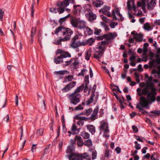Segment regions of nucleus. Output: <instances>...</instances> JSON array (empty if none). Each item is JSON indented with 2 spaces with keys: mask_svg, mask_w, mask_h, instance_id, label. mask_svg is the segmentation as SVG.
Returning <instances> with one entry per match:
<instances>
[{
  "mask_svg": "<svg viewBox=\"0 0 160 160\" xmlns=\"http://www.w3.org/2000/svg\"><path fill=\"white\" fill-rule=\"evenodd\" d=\"M75 147L73 145H71L68 147L66 152L70 153L68 157L70 160H83L84 159L91 160L90 156L87 153L76 154L72 153L75 149Z\"/></svg>",
  "mask_w": 160,
  "mask_h": 160,
  "instance_id": "1",
  "label": "nucleus"
},
{
  "mask_svg": "<svg viewBox=\"0 0 160 160\" xmlns=\"http://www.w3.org/2000/svg\"><path fill=\"white\" fill-rule=\"evenodd\" d=\"M70 0H63L62 1H58L57 2V5L59 7L56 9L54 8H51L50 11L52 12L56 13L58 12L59 14L63 13L65 8L69 5Z\"/></svg>",
  "mask_w": 160,
  "mask_h": 160,
  "instance_id": "2",
  "label": "nucleus"
},
{
  "mask_svg": "<svg viewBox=\"0 0 160 160\" xmlns=\"http://www.w3.org/2000/svg\"><path fill=\"white\" fill-rule=\"evenodd\" d=\"M54 32V33L53 32L52 33V34H55L58 35V33L61 32L62 33L63 35H66V36H69L70 37L73 33V31L70 29L66 28L62 26L58 27Z\"/></svg>",
  "mask_w": 160,
  "mask_h": 160,
  "instance_id": "3",
  "label": "nucleus"
},
{
  "mask_svg": "<svg viewBox=\"0 0 160 160\" xmlns=\"http://www.w3.org/2000/svg\"><path fill=\"white\" fill-rule=\"evenodd\" d=\"M148 104V101L146 99L145 97L142 96L140 98V102L138 105L136 106V108L139 110V112H141L143 114L147 115L148 114L147 111L144 110L141 106L143 107H146Z\"/></svg>",
  "mask_w": 160,
  "mask_h": 160,
  "instance_id": "4",
  "label": "nucleus"
},
{
  "mask_svg": "<svg viewBox=\"0 0 160 160\" xmlns=\"http://www.w3.org/2000/svg\"><path fill=\"white\" fill-rule=\"evenodd\" d=\"M81 97L80 94H76L73 92L70 94L68 96L70 103L74 105H77L80 102Z\"/></svg>",
  "mask_w": 160,
  "mask_h": 160,
  "instance_id": "5",
  "label": "nucleus"
},
{
  "mask_svg": "<svg viewBox=\"0 0 160 160\" xmlns=\"http://www.w3.org/2000/svg\"><path fill=\"white\" fill-rule=\"evenodd\" d=\"M149 92L148 90L145 88L142 89V93H138V95L140 96L142 94L144 95H147L149 101L151 102H154L156 100V95H154L152 94H150V95L148 96V94Z\"/></svg>",
  "mask_w": 160,
  "mask_h": 160,
  "instance_id": "6",
  "label": "nucleus"
},
{
  "mask_svg": "<svg viewBox=\"0 0 160 160\" xmlns=\"http://www.w3.org/2000/svg\"><path fill=\"white\" fill-rule=\"evenodd\" d=\"M145 88L148 90L150 89L151 90V92L148 93V95H150V94H152L156 96L157 95L156 92L157 89L154 87V83L152 82H147L146 83Z\"/></svg>",
  "mask_w": 160,
  "mask_h": 160,
  "instance_id": "7",
  "label": "nucleus"
},
{
  "mask_svg": "<svg viewBox=\"0 0 160 160\" xmlns=\"http://www.w3.org/2000/svg\"><path fill=\"white\" fill-rule=\"evenodd\" d=\"M99 129L100 130L104 131L105 133L109 132L108 127L107 123L105 121L102 120L101 122Z\"/></svg>",
  "mask_w": 160,
  "mask_h": 160,
  "instance_id": "8",
  "label": "nucleus"
},
{
  "mask_svg": "<svg viewBox=\"0 0 160 160\" xmlns=\"http://www.w3.org/2000/svg\"><path fill=\"white\" fill-rule=\"evenodd\" d=\"M76 82L72 81L62 89L63 92H68L70 90L76 85Z\"/></svg>",
  "mask_w": 160,
  "mask_h": 160,
  "instance_id": "9",
  "label": "nucleus"
},
{
  "mask_svg": "<svg viewBox=\"0 0 160 160\" xmlns=\"http://www.w3.org/2000/svg\"><path fill=\"white\" fill-rule=\"evenodd\" d=\"M117 36V35L115 32L112 33L110 32L108 34H104L103 35V37L104 38L106 39L107 41L110 42L112 39L115 38Z\"/></svg>",
  "mask_w": 160,
  "mask_h": 160,
  "instance_id": "10",
  "label": "nucleus"
},
{
  "mask_svg": "<svg viewBox=\"0 0 160 160\" xmlns=\"http://www.w3.org/2000/svg\"><path fill=\"white\" fill-rule=\"evenodd\" d=\"M83 44L82 41V42L80 41H78V42L75 41H71L70 46L72 48L75 49L79 46H83Z\"/></svg>",
  "mask_w": 160,
  "mask_h": 160,
  "instance_id": "11",
  "label": "nucleus"
},
{
  "mask_svg": "<svg viewBox=\"0 0 160 160\" xmlns=\"http://www.w3.org/2000/svg\"><path fill=\"white\" fill-rule=\"evenodd\" d=\"M82 8L79 5H74L73 8V14L75 15L79 14L81 11Z\"/></svg>",
  "mask_w": 160,
  "mask_h": 160,
  "instance_id": "12",
  "label": "nucleus"
},
{
  "mask_svg": "<svg viewBox=\"0 0 160 160\" xmlns=\"http://www.w3.org/2000/svg\"><path fill=\"white\" fill-rule=\"evenodd\" d=\"M95 39L92 38H90L86 41H82L83 44V46H86L88 45L89 46H91L92 45V44L95 42Z\"/></svg>",
  "mask_w": 160,
  "mask_h": 160,
  "instance_id": "13",
  "label": "nucleus"
},
{
  "mask_svg": "<svg viewBox=\"0 0 160 160\" xmlns=\"http://www.w3.org/2000/svg\"><path fill=\"white\" fill-rule=\"evenodd\" d=\"M70 39V37L69 36H66L64 38L58 39L57 40L53 42V43L56 45H59L61 44L62 41L64 42L68 40H69Z\"/></svg>",
  "mask_w": 160,
  "mask_h": 160,
  "instance_id": "14",
  "label": "nucleus"
},
{
  "mask_svg": "<svg viewBox=\"0 0 160 160\" xmlns=\"http://www.w3.org/2000/svg\"><path fill=\"white\" fill-rule=\"evenodd\" d=\"M156 63L157 64H160V58L156 59H153L152 60L150 61L149 63V66L150 67H155L156 65L154 64Z\"/></svg>",
  "mask_w": 160,
  "mask_h": 160,
  "instance_id": "15",
  "label": "nucleus"
},
{
  "mask_svg": "<svg viewBox=\"0 0 160 160\" xmlns=\"http://www.w3.org/2000/svg\"><path fill=\"white\" fill-rule=\"evenodd\" d=\"M86 16L88 17V20L90 21H92L95 20L97 18L96 15L94 14L92 12L86 13Z\"/></svg>",
  "mask_w": 160,
  "mask_h": 160,
  "instance_id": "16",
  "label": "nucleus"
},
{
  "mask_svg": "<svg viewBox=\"0 0 160 160\" xmlns=\"http://www.w3.org/2000/svg\"><path fill=\"white\" fill-rule=\"evenodd\" d=\"M86 27V22L85 21L79 20L78 27L77 28L80 29H83L85 28Z\"/></svg>",
  "mask_w": 160,
  "mask_h": 160,
  "instance_id": "17",
  "label": "nucleus"
},
{
  "mask_svg": "<svg viewBox=\"0 0 160 160\" xmlns=\"http://www.w3.org/2000/svg\"><path fill=\"white\" fill-rule=\"evenodd\" d=\"M86 127L89 132L91 133L92 134H94L96 132L95 127L92 125L88 124L86 125Z\"/></svg>",
  "mask_w": 160,
  "mask_h": 160,
  "instance_id": "18",
  "label": "nucleus"
},
{
  "mask_svg": "<svg viewBox=\"0 0 160 160\" xmlns=\"http://www.w3.org/2000/svg\"><path fill=\"white\" fill-rule=\"evenodd\" d=\"M156 0H151L150 4L148 3L147 4L148 9L149 10H152L153 9V7H154L156 4Z\"/></svg>",
  "mask_w": 160,
  "mask_h": 160,
  "instance_id": "19",
  "label": "nucleus"
},
{
  "mask_svg": "<svg viewBox=\"0 0 160 160\" xmlns=\"http://www.w3.org/2000/svg\"><path fill=\"white\" fill-rule=\"evenodd\" d=\"M82 138L78 136H76L75 137V140L77 141V145L78 146L82 147L84 144L83 142L82 141Z\"/></svg>",
  "mask_w": 160,
  "mask_h": 160,
  "instance_id": "20",
  "label": "nucleus"
},
{
  "mask_svg": "<svg viewBox=\"0 0 160 160\" xmlns=\"http://www.w3.org/2000/svg\"><path fill=\"white\" fill-rule=\"evenodd\" d=\"M71 57V55L68 52L64 51L62 55H61L60 56H58V58L59 59L61 58H62V59L63 58L67 57L70 58Z\"/></svg>",
  "mask_w": 160,
  "mask_h": 160,
  "instance_id": "21",
  "label": "nucleus"
},
{
  "mask_svg": "<svg viewBox=\"0 0 160 160\" xmlns=\"http://www.w3.org/2000/svg\"><path fill=\"white\" fill-rule=\"evenodd\" d=\"M137 41H138L141 42L142 40V34H138L136 33L135 36L133 37Z\"/></svg>",
  "mask_w": 160,
  "mask_h": 160,
  "instance_id": "22",
  "label": "nucleus"
},
{
  "mask_svg": "<svg viewBox=\"0 0 160 160\" xmlns=\"http://www.w3.org/2000/svg\"><path fill=\"white\" fill-rule=\"evenodd\" d=\"M103 53V50L97 52L93 54V58L96 59H98L101 57Z\"/></svg>",
  "mask_w": 160,
  "mask_h": 160,
  "instance_id": "23",
  "label": "nucleus"
},
{
  "mask_svg": "<svg viewBox=\"0 0 160 160\" xmlns=\"http://www.w3.org/2000/svg\"><path fill=\"white\" fill-rule=\"evenodd\" d=\"M84 87V84H82L80 86L78 87L77 89L75 90L73 93L76 94H80L78 93L82 91Z\"/></svg>",
  "mask_w": 160,
  "mask_h": 160,
  "instance_id": "24",
  "label": "nucleus"
},
{
  "mask_svg": "<svg viewBox=\"0 0 160 160\" xmlns=\"http://www.w3.org/2000/svg\"><path fill=\"white\" fill-rule=\"evenodd\" d=\"M79 20L76 18H72L71 20L72 25L74 28H77L78 27Z\"/></svg>",
  "mask_w": 160,
  "mask_h": 160,
  "instance_id": "25",
  "label": "nucleus"
},
{
  "mask_svg": "<svg viewBox=\"0 0 160 160\" xmlns=\"http://www.w3.org/2000/svg\"><path fill=\"white\" fill-rule=\"evenodd\" d=\"M86 31L85 33L86 35H90L93 34V31L88 27H86L85 28Z\"/></svg>",
  "mask_w": 160,
  "mask_h": 160,
  "instance_id": "26",
  "label": "nucleus"
},
{
  "mask_svg": "<svg viewBox=\"0 0 160 160\" xmlns=\"http://www.w3.org/2000/svg\"><path fill=\"white\" fill-rule=\"evenodd\" d=\"M124 99L122 97V99H119V100L118 101L119 102L120 104V108L122 109H123L125 108V106L124 105H126L127 104L126 103L124 102Z\"/></svg>",
  "mask_w": 160,
  "mask_h": 160,
  "instance_id": "27",
  "label": "nucleus"
},
{
  "mask_svg": "<svg viewBox=\"0 0 160 160\" xmlns=\"http://www.w3.org/2000/svg\"><path fill=\"white\" fill-rule=\"evenodd\" d=\"M81 136L84 139H88L89 138L90 135L88 132L83 131L81 132Z\"/></svg>",
  "mask_w": 160,
  "mask_h": 160,
  "instance_id": "28",
  "label": "nucleus"
},
{
  "mask_svg": "<svg viewBox=\"0 0 160 160\" xmlns=\"http://www.w3.org/2000/svg\"><path fill=\"white\" fill-rule=\"evenodd\" d=\"M54 73L57 75H63L65 74H68L69 73V72L67 70H62L55 72Z\"/></svg>",
  "mask_w": 160,
  "mask_h": 160,
  "instance_id": "29",
  "label": "nucleus"
},
{
  "mask_svg": "<svg viewBox=\"0 0 160 160\" xmlns=\"http://www.w3.org/2000/svg\"><path fill=\"white\" fill-rule=\"evenodd\" d=\"M51 146V144H49L46 146L43 153V155L45 154L48 153L49 152L50 147Z\"/></svg>",
  "mask_w": 160,
  "mask_h": 160,
  "instance_id": "30",
  "label": "nucleus"
},
{
  "mask_svg": "<svg viewBox=\"0 0 160 160\" xmlns=\"http://www.w3.org/2000/svg\"><path fill=\"white\" fill-rule=\"evenodd\" d=\"M84 145L88 147H90L92 146V142L91 139H88L86 140L84 143Z\"/></svg>",
  "mask_w": 160,
  "mask_h": 160,
  "instance_id": "31",
  "label": "nucleus"
},
{
  "mask_svg": "<svg viewBox=\"0 0 160 160\" xmlns=\"http://www.w3.org/2000/svg\"><path fill=\"white\" fill-rule=\"evenodd\" d=\"M115 12V13H116L117 15L119 17H120V19L121 21H122L124 20V18L122 17V15L120 13L119 10L118 8H117L116 10H114Z\"/></svg>",
  "mask_w": 160,
  "mask_h": 160,
  "instance_id": "32",
  "label": "nucleus"
},
{
  "mask_svg": "<svg viewBox=\"0 0 160 160\" xmlns=\"http://www.w3.org/2000/svg\"><path fill=\"white\" fill-rule=\"evenodd\" d=\"M91 56V52L90 51H88L85 54V59L87 60H88L90 58Z\"/></svg>",
  "mask_w": 160,
  "mask_h": 160,
  "instance_id": "33",
  "label": "nucleus"
},
{
  "mask_svg": "<svg viewBox=\"0 0 160 160\" xmlns=\"http://www.w3.org/2000/svg\"><path fill=\"white\" fill-rule=\"evenodd\" d=\"M54 62L57 64H58L63 62V60L62 58L59 59L58 58V57L56 58H54Z\"/></svg>",
  "mask_w": 160,
  "mask_h": 160,
  "instance_id": "34",
  "label": "nucleus"
},
{
  "mask_svg": "<svg viewBox=\"0 0 160 160\" xmlns=\"http://www.w3.org/2000/svg\"><path fill=\"white\" fill-rule=\"evenodd\" d=\"M99 111V107L98 106H97L94 109L92 114L95 115L96 116H98V114Z\"/></svg>",
  "mask_w": 160,
  "mask_h": 160,
  "instance_id": "35",
  "label": "nucleus"
},
{
  "mask_svg": "<svg viewBox=\"0 0 160 160\" xmlns=\"http://www.w3.org/2000/svg\"><path fill=\"white\" fill-rule=\"evenodd\" d=\"M37 30V28L36 27H33L32 28L31 31V34L30 36L32 37H34L35 35Z\"/></svg>",
  "mask_w": 160,
  "mask_h": 160,
  "instance_id": "36",
  "label": "nucleus"
},
{
  "mask_svg": "<svg viewBox=\"0 0 160 160\" xmlns=\"http://www.w3.org/2000/svg\"><path fill=\"white\" fill-rule=\"evenodd\" d=\"M35 3V1L34 0H33V2L32 4V7L31 8V16L32 17H33L34 16V12L35 11L34 9V4Z\"/></svg>",
  "mask_w": 160,
  "mask_h": 160,
  "instance_id": "37",
  "label": "nucleus"
},
{
  "mask_svg": "<svg viewBox=\"0 0 160 160\" xmlns=\"http://www.w3.org/2000/svg\"><path fill=\"white\" fill-rule=\"evenodd\" d=\"M77 127L75 125V124H73L72 125V127L71 128V130L72 132V134H75V132L77 130Z\"/></svg>",
  "mask_w": 160,
  "mask_h": 160,
  "instance_id": "38",
  "label": "nucleus"
},
{
  "mask_svg": "<svg viewBox=\"0 0 160 160\" xmlns=\"http://www.w3.org/2000/svg\"><path fill=\"white\" fill-rule=\"evenodd\" d=\"M103 2L102 1H97L95 3V6L96 7H99L102 5Z\"/></svg>",
  "mask_w": 160,
  "mask_h": 160,
  "instance_id": "39",
  "label": "nucleus"
},
{
  "mask_svg": "<svg viewBox=\"0 0 160 160\" xmlns=\"http://www.w3.org/2000/svg\"><path fill=\"white\" fill-rule=\"evenodd\" d=\"M92 111V108H89L88 109H86L85 110L86 114L87 116L90 115Z\"/></svg>",
  "mask_w": 160,
  "mask_h": 160,
  "instance_id": "40",
  "label": "nucleus"
},
{
  "mask_svg": "<svg viewBox=\"0 0 160 160\" xmlns=\"http://www.w3.org/2000/svg\"><path fill=\"white\" fill-rule=\"evenodd\" d=\"M4 12L2 9H0V20L2 21L3 20V16H4Z\"/></svg>",
  "mask_w": 160,
  "mask_h": 160,
  "instance_id": "41",
  "label": "nucleus"
},
{
  "mask_svg": "<svg viewBox=\"0 0 160 160\" xmlns=\"http://www.w3.org/2000/svg\"><path fill=\"white\" fill-rule=\"evenodd\" d=\"M110 8L108 6H105L102 8L100 11H101L103 13L108 12Z\"/></svg>",
  "mask_w": 160,
  "mask_h": 160,
  "instance_id": "42",
  "label": "nucleus"
},
{
  "mask_svg": "<svg viewBox=\"0 0 160 160\" xmlns=\"http://www.w3.org/2000/svg\"><path fill=\"white\" fill-rule=\"evenodd\" d=\"M98 116H96L93 114H91L90 117L89 118V119L92 121H94L96 119L98 118Z\"/></svg>",
  "mask_w": 160,
  "mask_h": 160,
  "instance_id": "43",
  "label": "nucleus"
},
{
  "mask_svg": "<svg viewBox=\"0 0 160 160\" xmlns=\"http://www.w3.org/2000/svg\"><path fill=\"white\" fill-rule=\"evenodd\" d=\"M143 28L145 30H148L150 29L151 28V27L148 23H147L144 24L143 26Z\"/></svg>",
  "mask_w": 160,
  "mask_h": 160,
  "instance_id": "44",
  "label": "nucleus"
},
{
  "mask_svg": "<svg viewBox=\"0 0 160 160\" xmlns=\"http://www.w3.org/2000/svg\"><path fill=\"white\" fill-rule=\"evenodd\" d=\"M44 129L42 128H40L37 131V134L38 135L41 136L42 135L43 133Z\"/></svg>",
  "mask_w": 160,
  "mask_h": 160,
  "instance_id": "45",
  "label": "nucleus"
},
{
  "mask_svg": "<svg viewBox=\"0 0 160 160\" xmlns=\"http://www.w3.org/2000/svg\"><path fill=\"white\" fill-rule=\"evenodd\" d=\"M83 109V107L82 106V105L79 104L75 108L74 110L75 111H78L82 110Z\"/></svg>",
  "mask_w": 160,
  "mask_h": 160,
  "instance_id": "46",
  "label": "nucleus"
},
{
  "mask_svg": "<svg viewBox=\"0 0 160 160\" xmlns=\"http://www.w3.org/2000/svg\"><path fill=\"white\" fill-rule=\"evenodd\" d=\"M98 48L99 49V51H103V52H104V49L105 48V47L101 44L99 45L98 46Z\"/></svg>",
  "mask_w": 160,
  "mask_h": 160,
  "instance_id": "47",
  "label": "nucleus"
},
{
  "mask_svg": "<svg viewBox=\"0 0 160 160\" xmlns=\"http://www.w3.org/2000/svg\"><path fill=\"white\" fill-rule=\"evenodd\" d=\"M101 30L100 29H98L97 28H95L94 34L96 35H99L101 32Z\"/></svg>",
  "mask_w": 160,
  "mask_h": 160,
  "instance_id": "48",
  "label": "nucleus"
},
{
  "mask_svg": "<svg viewBox=\"0 0 160 160\" xmlns=\"http://www.w3.org/2000/svg\"><path fill=\"white\" fill-rule=\"evenodd\" d=\"M102 25L104 28V29L105 31H108L109 30V28L108 25L105 23L104 22H101Z\"/></svg>",
  "mask_w": 160,
  "mask_h": 160,
  "instance_id": "49",
  "label": "nucleus"
},
{
  "mask_svg": "<svg viewBox=\"0 0 160 160\" xmlns=\"http://www.w3.org/2000/svg\"><path fill=\"white\" fill-rule=\"evenodd\" d=\"M87 71V70L85 69H83L79 73L78 76H84V73H86V72Z\"/></svg>",
  "mask_w": 160,
  "mask_h": 160,
  "instance_id": "50",
  "label": "nucleus"
},
{
  "mask_svg": "<svg viewBox=\"0 0 160 160\" xmlns=\"http://www.w3.org/2000/svg\"><path fill=\"white\" fill-rule=\"evenodd\" d=\"M109 150L108 148H106L104 153V157L106 158L109 156Z\"/></svg>",
  "mask_w": 160,
  "mask_h": 160,
  "instance_id": "51",
  "label": "nucleus"
},
{
  "mask_svg": "<svg viewBox=\"0 0 160 160\" xmlns=\"http://www.w3.org/2000/svg\"><path fill=\"white\" fill-rule=\"evenodd\" d=\"M84 81L85 83V84L88 85L89 83V75H88L86 76L84 78Z\"/></svg>",
  "mask_w": 160,
  "mask_h": 160,
  "instance_id": "52",
  "label": "nucleus"
},
{
  "mask_svg": "<svg viewBox=\"0 0 160 160\" xmlns=\"http://www.w3.org/2000/svg\"><path fill=\"white\" fill-rule=\"evenodd\" d=\"M64 51L62 49H58L57 50L56 53L57 55L59 54H61V55H62Z\"/></svg>",
  "mask_w": 160,
  "mask_h": 160,
  "instance_id": "53",
  "label": "nucleus"
},
{
  "mask_svg": "<svg viewBox=\"0 0 160 160\" xmlns=\"http://www.w3.org/2000/svg\"><path fill=\"white\" fill-rule=\"evenodd\" d=\"M151 113H154L157 115H160V111L159 110H155L154 111H152L150 112Z\"/></svg>",
  "mask_w": 160,
  "mask_h": 160,
  "instance_id": "54",
  "label": "nucleus"
},
{
  "mask_svg": "<svg viewBox=\"0 0 160 160\" xmlns=\"http://www.w3.org/2000/svg\"><path fill=\"white\" fill-rule=\"evenodd\" d=\"M97 152L96 151H93L92 152V159H95L96 157H97Z\"/></svg>",
  "mask_w": 160,
  "mask_h": 160,
  "instance_id": "55",
  "label": "nucleus"
},
{
  "mask_svg": "<svg viewBox=\"0 0 160 160\" xmlns=\"http://www.w3.org/2000/svg\"><path fill=\"white\" fill-rule=\"evenodd\" d=\"M73 78V77L72 75H68L66 78V79H67L69 81H71Z\"/></svg>",
  "mask_w": 160,
  "mask_h": 160,
  "instance_id": "56",
  "label": "nucleus"
},
{
  "mask_svg": "<svg viewBox=\"0 0 160 160\" xmlns=\"http://www.w3.org/2000/svg\"><path fill=\"white\" fill-rule=\"evenodd\" d=\"M132 129H133V131L135 133H137L138 132V129L137 127L135 125H133L132 126Z\"/></svg>",
  "mask_w": 160,
  "mask_h": 160,
  "instance_id": "57",
  "label": "nucleus"
},
{
  "mask_svg": "<svg viewBox=\"0 0 160 160\" xmlns=\"http://www.w3.org/2000/svg\"><path fill=\"white\" fill-rule=\"evenodd\" d=\"M84 122L82 120H79L77 122V124L79 126H82L84 124Z\"/></svg>",
  "mask_w": 160,
  "mask_h": 160,
  "instance_id": "58",
  "label": "nucleus"
},
{
  "mask_svg": "<svg viewBox=\"0 0 160 160\" xmlns=\"http://www.w3.org/2000/svg\"><path fill=\"white\" fill-rule=\"evenodd\" d=\"M101 17H102V20L106 22H108L109 20V19L108 18L103 15H101Z\"/></svg>",
  "mask_w": 160,
  "mask_h": 160,
  "instance_id": "59",
  "label": "nucleus"
},
{
  "mask_svg": "<svg viewBox=\"0 0 160 160\" xmlns=\"http://www.w3.org/2000/svg\"><path fill=\"white\" fill-rule=\"evenodd\" d=\"M100 114L99 116V117H102L103 116L104 114L103 109L102 108L100 109L99 111Z\"/></svg>",
  "mask_w": 160,
  "mask_h": 160,
  "instance_id": "60",
  "label": "nucleus"
},
{
  "mask_svg": "<svg viewBox=\"0 0 160 160\" xmlns=\"http://www.w3.org/2000/svg\"><path fill=\"white\" fill-rule=\"evenodd\" d=\"M134 137L136 138V140L138 141L139 142H143V140H142L140 138L139 136H138L136 135H134Z\"/></svg>",
  "mask_w": 160,
  "mask_h": 160,
  "instance_id": "61",
  "label": "nucleus"
},
{
  "mask_svg": "<svg viewBox=\"0 0 160 160\" xmlns=\"http://www.w3.org/2000/svg\"><path fill=\"white\" fill-rule=\"evenodd\" d=\"M112 16H113V18L114 20H117L118 19V18L116 17L114 10H113L112 11Z\"/></svg>",
  "mask_w": 160,
  "mask_h": 160,
  "instance_id": "62",
  "label": "nucleus"
},
{
  "mask_svg": "<svg viewBox=\"0 0 160 160\" xmlns=\"http://www.w3.org/2000/svg\"><path fill=\"white\" fill-rule=\"evenodd\" d=\"M93 99L90 98L87 101L86 104L87 105H88L91 103L93 101Z\"/></svg>",
  "mask_w": 160,
  "mask_h": 160,
  "instance_id": "63",
  "label": "nucleus"
},
{
  "mask_svg": "<svg viewBox=\"0 0 160 160\" xmlns=\"http://www.w3.org/2000/svg\"><path fill=\"white\" fill-rule=\"evenodd\" d=\"M118 154L119 153L121 152V149L119 147H117L115 149Z\"/></svg>",
  "mask_w": 160,
  "mask_h": 160,
  "instance_id": "64",
  "label": "nucleus"
}]
</instances>
